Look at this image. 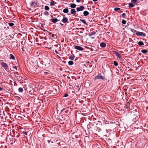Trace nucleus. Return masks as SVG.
I'll use <instances>...</instances> for the list:
<instances>
[{
	"mask_svg": "<svg viewBox=\"0 0 148 148\" xmlns=\"http://www.w3.org/2000/svg\"><path fill=\"white\" fill-rule=\"evenodd\" d=\"M0 64L6 71H7L9 70L8 66L5 63L2 62Z\"/></svg>",
	"mask_w": 148,
	"mask_h": 148,
	"instance_id": "f257e3e1",
	"label": "nucleus"
},
{
	"mask_svg": "<svg viewBox=\"0 0 148 148\" xmlns=\"http://www.w3.org/2000/svg\"><path fill=\"white\" fill-rule=\"evenodd\" d=\"M95 80L102 79L103 80H104L105 79L104 77L102 76L101 74L100 73L98 75L95 77Z\"/></svg>",
	"mask_w": 148,
	"mask_h": 148,
	"instance_id": "f03ea898",
	"label": "nucleus"
},
{
	"mask_svg": "<svg viewBox=\"0 0 148 148\" xmlns=\"http://www.w3.org/2000/svg\"><path fill=\"white\" fill-rule=\"evenodd\" d=\"M31 6L34 8H36L38 6V3L36 1H32L31 3Z\"/></svg>",
	"mask_w": 148,
	"mask_h": 148,
	"instance_id": "7ed1b4c3",
	"label": "nucleus"
},
{
	"mask_svg": "<svg viewBox=\"0 0 148 148\" xmlns=\"http://www.w3.org/2000/svg\"><path fill=\"white\" fill-rule=\"evenodd\" d=\"M136 34L138 36H143L144 37L146 36V34L145 33L138 31L137 32V33H136Z\"/></svg>",
	"mask_w": 148,
	"mask_h": 148,
	"instance_id": "20e7f679",
	"label": "nucleus"
},
{
	"mask_svg": "<svg viewBox=\"0 0 148 148\" xmlns=\"http://www.w3.org/2000/svg\"><path fill=\"white\" fill-rule=\"evenodd\" d=\"M84 9V7L83 5L80 6L76 8L77 11L78 12L83 10Z\"/></svg>",
	"mask_w": 148,
	"mask_h": 148,
	"instance_id": "39448f33",
	"label": "nucleus"
},
{
	"mask_svg": "<svg viewBox=\"0 0 148 148\" xmlns=\"http://www.w3.org/2000/svg\"><path fill=\"white\" fill-rule=\"evenodd\" d=\"M75 49L78 50L79 51H82L84 50L83 48L81 46H76L74 47Z\"/></svg>",
	"mask_w": 148,
	"mask_h": 148,
	"instance_id": "423d86ee",
	"label": "nucleus"
},
{
	"mask_svg": "<svg viewBox=\"0 0 148 148\" xmlns=\"http://www.w3.org/2000/svg\"><path fill=\"white\" fill-rule=\"evenodd\" d=\"M68 19L66 17H64L61 20V21L64 23H68Z\"/></svg>",
	"mask_w": 148,
	"mask_h": 148,
	"instance_id": "0eeeda50",
	"label": "nucleus"
},
{
	"mask_svg": "<svg viewBox=\"0 0 148 148\" xmlns=\"http://www.w3.org/2000/svg\"><path fill=\"white\" fill-rule=\"evenodd\" d=\"M114 53L119 58H121V55L119 54V53L116 51H115L114 52Z\"/></svg>",
	"mask_w": 148,
	"mask_h": 148,
	"instance_id": "6e6552de",
	"label": "nucleus"
},
{
	"mask_svg": "<svg viewBox=\"0 0 148 148\" xmlns=\"http://www.w3.org/2000/svg\"><path fill=\"white\" fill-rule=\"evenodd\" d=\"M131 2L132 3L136 5H137L138 4L137 0H131Z\"/></svg>",
	"mask_w": 148,
	"mask_h": 148,
	"instance_id": "1a4fd4ad",
	"label": "nucleus"
},
{
	"mask_svg": "<svg viewBox=\"0 0 148 148\" xmlns=\"http://www.w3.org/2000/svg\"><path fill=\"white\" fill-rule=\"evenodd\" d=\"M80 21L82 22L84 25H86V26H88V24L86 22V21L84 20L80 19Z\"/></svg>",
	"mask_w": 148,
	"mask_h": 148,
	"instance_id": "9d476101",
	"label": "nucleus"
},
{
	"mask_svg": "<svg viewBox=\"0 0 148 148\" xmlns=\"http://www.w3.org/2000/svg\"><path fill=\"white\" fill-rule=\"evenodd\" d=\"M100 46L102 47H105L106 46V44L103 42H102L100 44Z\"/></svg>",
	"mask_w": 148,
	"mask_h": 148,
	"instance_id": "9b49d317",
	"label": "nucleus"
},
{
	"mask_svg": "<svg viewBox=\"0 0 148 148\" xmlns=\"http://www.w3.org/2000/svg\"><path fill=\"white\" fill-rule=\"evenodd\" d=\"M60 20H58L57 18H56L54 19H52L51 21L54 23H56L58 21H60Z\"/></svg>",
	"mask_w": 148,
	"mask_h": 148,
	"instance_id": "f8f14e48",
	"label": "nucleus"
},
{
	"mask_svg": "<svg viewBox=\"0 0 148 148\" xmlns=\"http://www.w3.org/2000/svg\"><path fill=\"white\" fill-rule=\"evenodd\" d=\"M76 12V11L74 9H71V14H74V15H75V13Z\"/></svg>",
	"mask_w": 148,
	"mask_h": 148,
	"instance_id": "ddd939ff",
	"label": "nucleus"
},
{
	"mask_svg": "<svg viewBox=\"0 0 148 148\" xmlns=\"http://www.w3.org/2000/svg\"><path fill=\"white\" fill-rule=\"evenodd\" d=\"M83 14L85 16H87L89 15V12L86 11H85L83 12Z\"/></svg>",
	"mask_w": 148,
	"mask_h": 148,
	"instance_id": "4468645a",
	"label": "nucleus"
},
{
	"mask_svg": "<svg viewBox=\"0 0 148 148\" xmlns=\"http://www.w3.org/2000/svg\"><path fill=\"white\" fill-rule=\"evenodd\" d=\"M76 5L74 3H72L70 5V7L72 8H75L76 7Z\"/></svg>",
	"mask_w": 148,
	"mask_h": 148,
	"instance_id": "2eb2a0df",
	"label": "nucleus"
},
{
	"mask_svg": "<svg viewBox=\"0 0 148 148\" xmlns=\"http://www.w3.org/2000/svg\"><path fill=\"white\" fill-rule=\"evenodd\" d=\"M96 34V32L94 31L90 33L89 34V36H92V35H95Z\"/></svg>",
	"mask_w": 148,
	"mask_h": 148,
	"instance_id": "dca6fc26",
	"label": "nucleus"
},
{
	"mask_svg": "<svg viewBox=\"0 0 148 148\" xmlns=\"http://www.w3.org/2000/svg\"><path fill=\"white\" fill-rule=\"evenodd\" d=\"M75 56L74 55H71L69 58V59L71 60H74Z\"/></svg>",
	"mask_w": 148,
	"mask_h": 148,
	"instance_id": "f3484780",
	"label": "nucleus"
},
{
	"mask_svg": "<svg viewBox=\"0 0 148 148\" xmlns=\"http://www.w3.org/2000/svg\"><path fill=\"white\" fill-rule=\"evenodd\" d=\"M138 44L140 46H141L144 45V43L142 41H140L138 42Z\"/></svg>",
	"mask_w": 148,
	"mask_h": 148,
	"instance_id": "a211bd4d",
	"label": "nucleus"
},
{
	"mask_svg": "<svg viewBox=\"0 0 148 148\" xmlns=\"http://www.w3.org/2000/svg\"><path fill=\"white\" fill-rule=\"evenodd\" d=\"M10 59H12L13 60H15V58L14 56L12 54H10Z\"/></svg>",
	"mask_w": 148,
	"mask_h": 148,
	"instance_id": "6ab92c4d",
	"label": "nucleus"
},
{
	"mask_svg": "<svg viewBox=\"0 0 148 148\" xmlns=\"http://www.w3.org/2000/svg\"><path fill=\"white\" fill-rule=\"evenodd\" d=\"M63 12L65 13H67L69 12V10L67 8H65L63 10Z\"/></svg>",
	"mask_w": 148,
	"mask_h": 148,
	"instance_id": "aec40b11",
	"label": "nucleus"
},
{
	"mask_svg": "<svg viewBox=\"0 0 148 148\" xmlns=\"http://www.w3.org/2000/svg\"><path fill=\"white\" fill-rule=\"evenodd\" d=\"M18 91H19V92H23V89L22 88L20 87L18 89Z\"/></svg>",
	"mask_w": 148,
	"mask_h": 148,
	"instance_id": "412c9836",
	"label": "nucleus"
},
{
	"mask_svg": "<svg viewBox=\"0 0 148 148\" xmlns=\"http://www.w3.org/2000/svg\"><path fill=\"white\" fill-rule=\"evenodd\" d=\"M68 63L69 65H71L73 64V62L72 61H69Z\"/></svg>",
	"mask_w": 148,
	"mask_h": 148,
	"instance_id": "4be33fe9",
	"label": "nucleus"
},
{
	"mask_svg": "<svg viewBox=\"0 0 148 148\" xmlns=\"http://www.w3.org/2000/svg\"><path fill=\"white\" fill-rule=\"evenodd\" d=\"M129 7L130 8H132L134 6V5L132 3H130L129 4Z\"/></svg>",
	"mask_w": 148,
	"mask_h": 148,
	"instance_id": "5701e85b",
	"label": "nucleus"
},
{
	"mask_svg": "<svg viewBox=\"0 0 148 148\" xmlns=\"http://www.w3.org/2000/svg\"><path fill=\"white\" fill-rule=\"evenodd\" d=\"M130 30L133 33L136 32V33H137V31H137L136 30H135V29H132V28H131L130 29Z\"/></svg>",
	"mask_w": 148,
	"mask_h": 148,
	"instance_id": "b1692460",
	"label": "nucleus"
},
{
	"mask_svg": "<svg viewBox=\"0 0 148 148\" xmlns=\"http://www.w3.org/2000/svg\"><path fill=\"white\" fill-rule=\"evenodd\" d=\"M50 4L51 6H53L55 5V2L54 1H53L52 2L50 3Z\"/></svg>",
	"mask_w": 148,
	"mask_h": 148,
	"instance_id": "393cba45",
	"label": "nucleus"
},
{
	"mask_svg": "<svg viewBox=\"0 0 148 148\" xmlns=\"http://www.w3.org/2000/svg\"><path fill=\"white\" fill-rule=\"evenodd\" d=\"M141 52L143 53H146L148 52V51L146 50H142L141 51Z\"/></svg>",
	"mask_w": 148,
	"mask_h": 148,
	"instance_id": "a878e982",
	"label": "nucleus"
},
{
	"mask_svg": "<svg viewBox=\"0 0 148 148\" xmlns=\"http://www.w3.org/2000/svg\"><path fill=\"white\" fill-rule=\"evenodd\" d=\"M8 24L9 25L10 27H12L14 25V24L12 23H9Z\"/></svg>",
	"mask_w": 148,
	"mask_h": 148,
	"instance_id": "bb28decb",
	"label": "nucleus"
},
{
	"mask_svg": "<svg viewBox=\"0 0 148 148\" xmlns=\"http://www.w3.org/2000/svg\"><path fill=\"white\" fill-rule=\"evenodd\" d=\"M45 9L46 10H48L49 9V8L48 6L46 5L45 7Z\"/></svg>",
	"mask_w": 148,
	"mask_h": 148,
	"instance_id": "cd10ccee",
	"label": "nucleus"
},
{
	"mask_svg": "<svg viewBox=\"0 0 148 148\" xmlns=\"http://www.w3.org/2000/svg\"><path fill=\"white\" fill-rule=\"evenodd\" d=\"M44 14L45 15H49V12L47 11H45L44 12Z\"/></svg>",
	"mask_w": 148,
	"mask_h": 148,
	"instance_id": "c85d7f7f",
	"label": "nucleus"
},
{
	"mask_svg": "<svg viewBox=\"0 0 148 148\" xmlns=\"http://www.w3.org/2000/svg\"><path fill=\"white\" fill-rule=\"evenodd\" d=\"M120 9H121L119 8H116L114 9V11H117L119 10Z\"/></svg>",
	"mask_w": 148,
	"mask_h": 148,
	"instance_id": "c756f323",
	"label": "nucleus"
},
{
	"mask_svg": "<svg viewBox=\"0 0 148 148\" xmlns=\"http://www.w3.org/2000/svg\"><path fill=\"white\" fill-rule=\"evenodd\" d=\"M114 64L115 66H117L118 65V63L116 61H114Z\"/></svg>",
	"mask_w": 148,
	"mask_h": 148,
	"instance_id": "7c9ffc66",
	"label": "nucleus"
},
{
	"mask_svg": "<svg viewBox=\"0 0 148 148\" xmlns=\"http://www.w3.org/2000/svg\"><path fill=\"white\" fill-rule=\"evenodd\" d=\"M126 21L124 20H123L122 21H121V23L122 24H125L126 23Z\"/></svg>",
	"mask_w": 148,
	"mask_h": 148,
	"instance_id": "2f4dec72",
	"label": "nucleus"
},
{
	"mask_svg": "<svg viewBox=\"0 0 148 148\" xmlns=\"http://www.w3.org/2000/svg\"><path fill=\"white\" fill-rule=\"evenodd\" d=\"M122 16L124 18L126 16V14L125 13H123L122 14Z\"/></svg>",
	"mask_w": 148,
	"mask_h": 148,
	"instance_id": "473e14b6",
	"label": "nucleus"
},
{
	"mask_svg": "<svg viewBox=\"0 0 148 148\" xmlns=\"http://www.w3.org/2000/svg\"><path fill=\"white\" fill-rule=\"evenodd\" d=\"M22 133L23 134H25L26 135H27V132L25 131H23L22 132Z\"/></svg>",
	"mask_w": 148,
	"mask_h": 148,
	"instance_id": "72a5a7b5",
	"label": "nucleus"
},
{
	"mask_svg": "<svg viewBox=\"0 0 148 148\" xmlns=\"http://www.w3.org/2000/svg\"><path fill=\"white\" fill-rule=\"evenodd\" d=\"M44 75H47L49 74V73L47 72H44Z\"/></svg>",
	"mask_w": 148,
	"mask_h": 148,
	"instance_id": "f704fd0d",
	"label": "nucleus"
},
{
	"mask_svg": "<svg viewBox=\"0 0 148 148\" xmlns=\"http://www.w3.org/2000/svg\"><path fill=\"white\" fill-rule=\"evenodd\" d=\"M144 0H137L138 3H139L141 1H143Z\"/></svg>",
	"mask_w": 148,
	"mask_h": 148,
	"instance_id": "c9c22d12",
	"label": "nucleus"
},
{
	"mask_svg": "<svg viewBox=\"0 0 148 148\" xmlns=\"http://www.w3.org/2000/svg\"><path fill=\"white\" fill-rule=\"evenodd\" d=\"M65 120V118H64V117L62 116L61 118V120L63 121Z\"/></svg>",
	"mask_w": 148,
	"mask_h": 148,
	"instance_id": "e433bc0d",
	"label": "nucleus"
},
{
	"mask_svg": "<svg viewBox=\"0 0 148 148\" xmlns=\"http://www.w3.org/2000/svg\"><path fill=\"white\" fill-rule=\"evenodd\" d=\"M13 68L15 69H16V70L17 69V66H13Z\"/></svg>",
	"mask_w": 148,
	"mask_h": 148,
	"instance_id": "4c0bfd02",
	"label": "nucleus"
},
{
	"mask_svg": "<svg viewBox=\"0 0 148 148\" xmlns=\"http://www.w3.org/2000/svg\"><path fill=\"white\" fill-rule=\"evenodd\" d=\"M68 96V94H66L64 95V97H67Z\"/></svg>",
	"mask_w": 148,
	"mask_h": 148,
	"instance_id": "58836bf2",
	"label": "nucleus"
},
{
	"mask_svg": "<svg viewBox=\"0 0 148 148\" xmlns=\"http://www.w3.org/2000/svg\"><path fill=\"white\" fill-rule=\"evenodd\" d=\"M66 109V108H63V109H62V110H61V112H63V111H64Z\"/></svg>",
	"mask_w": 148,
	"mask_h": 148,
	"instance_id": "ea45409f",
	"label": "nucleus"
},
{
	"mask_svg": "<svg viewBox=\"0 0 148 148\" xmlns=\"http://www.w3.org/2000/svg\"><path fill=\"white\" fill-rule=\"evenodd\" d=\"M55 52L57 53V54H59V52L57 51L56 50H55Z\"/></svg>",
	"mask_w": 148,
	"mask_h": 148,
	"instance_id": "a19ab883",
	"label": "nucleus"
},
{
	"mask_svg": "<svg viewBox=\"0 0 148 148\" xmlns=\"http://www.w3.org/2000/svg\"><path fill=\"white\" fill-rule=\"evenodd\" d=\"M77 2L79 3L80 1L81 0H76Z\"/></svg>",
	"mask_w": 148,
	"mask_h": 148,
	"instance_id": "79ce46f5",
	"label": "nucleus"
},
{
	"mask_svg": "<svg viewBox=\"0 0 148 148\" xmlns=\"http://www.w3.org/2000/svg\"><path fill=\"white\" fill-rule=\"evenodd\" d=\"M51 141V140H48V143H49Z\"/></svg>",
	"mask_w": 148,
	"mask_h": 148,
	"instance_id": "37998d69",
	"label": "nucleus"
},
{
	"mask_svg": "<svg viewBox=\"0 0 148 148\" xmlns=\"http://www.w3.org/2000/svg\"><path fill=\"white\" fill-rule=\"evenodd\" d=\"M2 90V88L0 87V91Z\"/></svg>",
	"mask_w": 148,
	"mask_h": 148,
	"instance_id": "c03bdc74",
	"label": "nucleus"
},
{
	"mask_svg": "<svg viewBox=\"0 0 148 148\" xmlns=\"http://www.w3.org/2000/svg\"><path fill=\"white\" fill-rule=\"evenodd\" d=\"M98 0H92V1H98Z\"/></svg>",
	"mask_w": 148,
	"mask_h": 148,
	"instance_id": "a18cd8bd",
	"label": "nucleus"
},
{
	"mask_svg": "<svg viewBox=\"0 0 148 148\" xmlns=\"http://www.w3.org/2000/svg\"><path fill=\"white\" fill-rule=\"evenodd\" d=\"M79 33L80 34H82V33H83V32L82 31H81L79 32Z\"/></svg>",
	"mask_w": 148,
	"mask_h": 148,
	"instance_id": "49530a36",
	"label": "nucleus"
},
{
	"mask_svg": "<svg viewBox=\"0 0 148 148\" xmlns=\"http://www.w3.org/2000/svg\"><path fill=\"white\" fill-rule=\"evenodd\" d=\"M95 37H92L91 38L92 39H94L95 38Z\"/></svg>",
	"mask_w": 148,
	"mask_h": 148,
	"instance_id": "de8ad7c7",
	"label": "nucleus"
},
{
	"mask_svg": "<svg viewBox=\"0 0 148 148\" xmlns=\"http://www.w3.org/2000/svg\"><path fill=\"white\" fill-rule=\"evenodd\" d=\"M60 24L61 25H63V24H62V23H60Z\"/></svg>",
	"mask_w": 148,
	"mask_h": 148,
	"instance_id": "09e8293b",
	"label": "nucleus"
},
{
	"mask_svg": "<svg viewBox=\"0 0 148 148\" xmlns=\"http://www.w3.org/2000/svg\"><path fill=\"white\" fill-rule=\"evenodd\" d=\"M33 67L34 69H36V68L34 66H33Z\"/></svg>",
	"mask_w": 148,
	"mask_h": 148,
	"instance_id": "8fccbe9b",
	"label": "nucleus"
},
{
	"mask_svg": "<svg viewBox=\"0 0 148 148\" xmlns=\"http://www.w3.org/2000/svg\"><path fill=\"white\" fill-rule=\"evenodd\" d=\"M1 61H2V60H0V63L1 62Z\"/></svg>",
	"mask_w": 148,
	"mask_h": 148,
	"instance_id": "3c124183",
	"label": "nucleus"
},
{
	"mask_svg": "<svg viewBox=\"0 0 148 148\" xmlns=\"http://www.w3.org/2000/svg\"><path fill=\"white\" fill-rule=\"evenodd\" d=\"M63 16H65V15H63Z\"/></svg>",
	"mask_w": 148,
	"mask_h": 148,
	"instance_id": "603ef678",
	"label": "nucleus"
}]
</instances>
